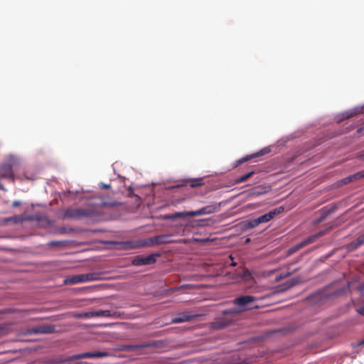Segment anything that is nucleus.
Returning a JSON list of instances; mask_svg holds the SVG:
<instances>
[{
  "mask_svg": "<svg viewBox=\"0 0 364 364\" xmlns=\"http://www.w3.org/2000/svg\"><path fill=\"white\" fill-rule=\"evenodd\" d=\"M256 300V297L250 295L237 297L233 301V304L237 306V307L223 311L222 317L218 318L213 323V326L218 329L226 327L233 321L234 317L236 315L245 311L257 308V306L254 304Z\"/></svg>",
  "mask_w": 364,
  "mask_h": 364,
  "instance_id": "1",
  "label": "nucleus"
},
{
  "mask_svg": "<svg viewBox=\"0 0 364 364\" xmlns=\"http://www.w3.org/2000/svg\"><path fill=\"white\" fill-rule=\"evenodd\" d=\"M220 203H215L203 207L197 210L176 212L174 213L165 214L163 215L164 220H177L186 217H195L203 215L211 214L220 210Z\"/></svg>",
  "mask_w": 364,
  "mask_h": 364,
  "instance_id": "2",
  "label": "nucleus"
},
{
  "mask_svg": "<svg viewBox=\"0 0 364 364\" xmlns=\"http://www.w3.org/2000/svg\"><path fill=\"white\" fill-rule=\"evenodd\" d=\"M96 277L95 276V274L89 273V274H77L73 275L71 277H67L64 280V283L65 284H76L80 283H83L86 282L93 281L95 280Z\"/></svg>",
  "mask_w": 364,
  "mask_h": 364,
  "instance_id": "3",
  "label": "nucleus"
},
{
  "mask_svg": "<svg viewBox=\"0 0 364 364\" xmlns=\"http://www.w3.org/2000/svg\"><path fill=\"white\" fill-rule=\"evenodd\" d=\"M109 355H110V353L107 351L86 352V353L75 354L71 356H69L65 359V360L71 361V360H79V359L103 358V357H108Z\"/></svg>",
  "mask_w": 364,
  "mask_h": 364,
  "instance_id": "4",
  "label": "nucleus"
},
{
  "mask_svg": "<svg viewBox=\"0 0 364 364\" xmlns=\"http://www.w3.org/2000/svg\"><path fill=\"white\" fill-rule=\"evenodd\" d=\"M90 215V211L82 208H69L65 211V218H81L87 217Z\"/></svg>",
  "mask_w": 364,
  "mask_h": 364,
  "instance_id": "5",
  "label": "nucleus"
},
{
  "mask_svg": "<svg viewBox=\"0 0 364 364\" xmlns=\"http://www.w3.org/2000/svg\"><path fill=\"white\" fill-rule=\"evenodd\" d=\"M172 242L170 235H159L145 240L143 242L144 245H151L154 244H167Z\"/></svg>",
  "mask_w": 364,
  "mask_h": 364,
  "instance_id": "6",
  "label": "nucleus"
},
{
  "mask_svg": "<svg viewBox=\"0 0 364 364\" xmlns=\"http://www.w3.org/2000/svg\"><path fill=\"white\" fill-rule=\"evenodd\" d=\"M159 256L158 254H152L148 256L138 255L132 260V264L135 266L152 264L156 262V257Z\"/></svg>",
  "mask_w": 364,
  "mask_h": 364,
  "instance_id": "7",
  "label": "nucleus"
},
{
  "mask_svg": "<svg viewBox=\"0 0 364 364\" xmlns=\"http://www.w3.org/2000/svg\"><path fill=\"white\" fill-rule=\"evenodd\" d=\"M283 210H284V208L282 207H279L277 208L272 210L271 211H269L267 213H265V214L257 218L259 225L261 223H265L269 222L270 220L274 219L276 217V215L281 213Z\"/></svg>",
  "mask_w": 364,
  "mask_h": 364,
  "instance_id": "8",
  "label": "nucleus"
},
{
  "mask_svg": "<svg viewBox=\"0 0 364 364\" xmlns=\"http://www.w3.org/2000/svg\"><path fill=\"white\" fill-rule=\"evenodd\" d=\"M54 331L55 327L53 325H40L28 330L30 334L52 333Z\"/></svg>",
  "mask_w": 364,
  "mask_h": 364,
  "instance_id": "9",
  "label": "nucleus"
},
{
  "mask_svg": "<svg viewBox=\"0 0 364 364\" xmlns=\"http://www.w3.org/2000/svg\"><path fill=\"white\" fill-rule=\"evenodd\" d=\"M324 233H325L324 232L321 231L318 234H316L315 235H313V236L307 238L304 241H303V242H301L294 245V247H292L291 248L289 249V253L291 254V253H294V252H296L297 250H299V249H301L304 246L311 243L314 240L315 238L323 235Z\"/></svg>",
  "mask_w": 364,
  "mask_h": 364,
  "instance_id": "10",
  "label": "nucleus"
},
{
  "mask_svg": "<svg viewBox=\"0 0 364 364\" xmlns=\"http://www.w3.org/2000/svg\"><path fill=\"white\" fill-rule=\"evenodd\" d=\"M197 316L191 314L190 312H183L178 314L176 316L171 319L172 323H180L186 321H189L193 318H196Z\"/></svg>",
  "mask_w": 364,
  "mask_h": 364,
  "instance_id": "11",
  "label": "nucleus"
},
{
  "mask_svg": "<svg viewBox=\"0 0 364 364\" xmlns=\"http://www.w3.org/2000/svg\"><path fill=\"white\" fill-rule=\"evenodd\" d=\"M0 178H9L14 181V172L11 164L0 166Z\"/></svg>",
  "mask_w": 364,
  "mask_h": 364,
  "instance_id": "12",
  "label": "nucleus"
},
{
  "mask_svg": "<svg viewBox=\"0 0 364 364\" xmlns=\"http://www.w3.org/2000/svg\"><path fill=\"white\" fill-rule=\"evenodd\" d=\"M269 191V186H257L247 191V196L250 197L258 196L267 193Z\"/></svg>",
  "mask_w": 364,
  "mask_h": 364,
  "instance_id": "13",
  "label": "nucleus"
},
{
  "mask_svg": "<svg viewBox=\"0 0 364 364\" xmlns=\"http://www.w3.org/2000/svg\"><path fill=\"white\" fill-rule=\"evenodd\" d=\"M112 313L109 310H100L96 311H90L84 314V318H92V317H112Z\"/></svg>",
  "mask_w": 364,
  "mask_h": 364,
  "instance_id": "14",
  "label": "nucleus"
},
{
  "mask_svg": "<svg viewBox=\"0 0 364 364\" xmlns=\"http://www.w3.org/2000/svg\"><path fill=\"white\" fill-rule=\"evenodd\" d=\"M154 346V345L152 343H144L137 345H124L121 347L120 349L126 351H133L138 349H143L145 348L152 347Z\"/></svg>",
  "mask_w": 364,
  "mask_h": 364,
  "instance_id": "15",
  "label": "nucleus"
},
{
  "mask_svg": "<svg viewBox=\"0 0 364 364\" xmlns=\"http://www.w3.org/2000/svg\"><path fill=\"white\" fill-rule=\"evenodd\" d=\"M364 107H357L342 114L341 119H347L363 112Z\"/></svg>",
  "mask_w": 364,
  "mask_h": 364,
  "instance_id": "16",
  "label": "nucleus"
},
{
  "mask_svg": "<svg viewBox=\"0 0 364 364\" xmlns=\"http://www.w3.org/2000/svg\"><path fill=\"white\" fill-rule=\"evenodd\" d=\"M259 225L257 218L250 219L244 221L241 223V228L242 230L246 231L255 228Z\"/></svg>",
  "mask_w": 364,
  "mask_h": 364,
  "instance_id": "17",
  "label": "nucleus"
},
{
  "mask_svg": "<svg viewBox=\"0 0 364 364\" xmlns=\"http://www.w3.org/2000/svg\"><path fill=\"white\" fill-rule=\"evenodd\" d=\"M364 244V233L360 235L356 240L353 241L349 243L347 246V249L348 251H353L357 249L358 247Z\"/></svg>",
  "mask_w": 364,
  "mask_h": 364,
  "instance_id": "18",
  "label": "nucleus"
},
{
  "mask_svg": "<svg viewBox=\"0 0 364 364\" xmlns=\"http://www.w3.org/2000/svg\"><path fill=\"white\" fill-rule=\"evenodd\" d=\"M187 185H189L191 188H196L200 186L203 184V178H192L188 179L186 182Z\"/></svg>",
  "mask_w": 364,
  "mask_h": 364,
  "instance_id": "19",
  "label": "nucleus"
},
{
  "mask_svg": "<svg viewBox=\"0 0 364 364\" xmlns=\"http://www.w3.org/2000/svg\"><path fill=\"white\" fill-rule=\"evenodd\" d=\"M238 275L244 281H250L252 279V274L250 272L245 268L242 269V270L240 272H238Z\"/></svg>",
  "mask_w": 364,
  "mask_h": 364,
  "instance_id": "20",
  "label": "nucleus"
},
{
  "mask_svg": "<svg viewBox=\"0 0 364 364\" xmlns=\"http://www.w3.org/2000/svg\"><path fill=\"white\" fill-rule=\"evenodd\" d=\"M254 174H255V171H254L248 172L247 173H245V174H244V175L237 178L235 179V183L237 184V183H240L245 182L248 178L252 177Z\"/></svg>",
  "mask_w": 364,
  "mask_h": 364,
  "instance_id": "21",
  "label": "nucleus"
},
{
  "mask_svg": "<svg viewBox=\"0 0 364 364\" xmlns=\"http://www.w3.org/2000/svg\"><path fill=\"white\" fill-rule=\"evenodd\" d=\"M263 154V153L262 151L260 152H258L257 154H252L251 156H247L246 157H244V158H242L241 159H240L238 161V163L239 164H241V163H243V162H245V161H247L252 159H254L255 157H257V156H262Z\"/></svg>",
  "mask_w": 364,
  "mask_h": 364,
  "instance_id": "22",
  "label": "nucleus"
},
{
  "mask_svg": "<svg viewBox=\"0 0 364 364\" xmlns=\"http://www.w3.org/2000/svg\"><path fill=\"white\" fill-rule=\"evenodd\" d=\"M352 178H353V181H357V180L364 178V170H362L360 171H358V172L353 174Z\"/></svg>",
  "mask_w": 364,
  "mask_h": 364,
  "instance_id": "23",
  "label": "nucleus"
},
{
  "mask_svg": "<svg viewBox=\"0 0 364 364\" xmlns=\"http://www.w3.org/2000/svg\"><path fill=\"white\" fill-rule=\"evenodd\" d=\"M360 291H362L363 296L364 299V284L360 287ZM357 311L358 314H360L361 315H364V305L358 308Z\"/></svg>",
  "mask_w": 364,
  "mask_h": 364,
  "instance_id": "24",
  "label": "nucleus"
},
{
  "mask_svg": "<svg viewBox=\"0 0 364 364\" xmlns=\"http://www.w3.org/2000/svg\"><path fill=\"white\" fill-rule=\"evenodd\" d=\"M352 181H353V178H352V175L346 177V178H343L341 182L342 183V184H347L348 183H350Z\"/></svg>",
  "mask_w": 364,
  "mask_h": 364,
  "instance_id": "25",
  "label": "nucleus"
},
{
  "mask_svg": "<svg viewBox=\"0 0 364 364\" xmlns=\"http://www.w3.org/2000/svg\"><path fill=\"white\" fill-rule=\"evenodd\" d=\"M323 212H324V214L320 217V218L318 220V223H320V222L323 221V220H325L327 215L331 213V211L329 210H326V208L323 209Z\"/></svg>",
  "mask_w": 364,
  "mask_h": 364,
  "instance_id": "26",
  "label": "nucleus"
},
{
  "mask_svg": "<svg viewBox=\"0 0 364 364\" xmlns=\"http://www.w3.org/2000/svg\"><path fill=\"white\" fill-rule=\"evenodd\" d=\"M297 283H298V281L296 279H291L290 281H288L287 282V288L292 287L294 285H296Z\"/></svg>",
  "mask_w": 364,
  "mask_h": 364,
  "instance_id": "27",
  "label": "nucleus"
},
{
  "mask_svg": "<svg viewBox=\"0 0 364 364\" xmlns=\"http://www.w3.org/2000/svg\"><path fill=\"white\" fill-rule=\"evenodd\" d=\"M99 186L102 189H109L111 188L110 184H107V183H100Z\"/></svg>",
  "mask_w": 364,
  "mask_h": 364,
  "instance_id": "28",
  "label": "nucleus"
},
{
  "mask_svg": "<svg viewBox=\"0 0 364 364\" xmlns=\"http://www.w3.org/2000/svg\"><path fill=\"white\" fill-rule=\"evenodd\" d=\"M21 205V202L18 201V200H14L13 203H12V206L13 207H18Z\"/></svg>",
  "mask_w": 364,
  "mask_h": 364,
  "instance_id": "29",
  "label": "nucleus"
},
{
  "mask_svg": "<svg viewBox=\"0 0 364 364\" xmlns=\"http://www.w3.org/2000/svg\"><path fill=\"white\" fill-rule=\"evenodd\" d=\"M11 220H14V222H18V216H15V217H13V218H10L9 219H7V221H11Z\"/></svg>",
  "mask_w": 364,
  "mask_h": 364,
  "instance_id": "30",
  "label": "nucleus"
},
{
  "mask_svg": "<svg viewBox=\"0 0 364 364\" xmlns=\"http://www.w3.org/2000/svg\"><path fill=\"white\" fill-rule=\"evenodd\" d=\"M358 158L364 161V150L359 154V155L358 156Z\"/></svg>",
  "mask_w": 364,
  "mask_h": 364,
  "instance_id": "31",
  "label": "nucleus"
},
{
  "mask_svg": "<svg viewBox=\"0 0 364 364\" xmlns=\"http://www.w3.org/2000/svg\"><path fill=\"white\" fill-rule=\"evenodd\" d=\"M60 243H61V242H59V241H53V242H51L50 243V245L51 246H56V245H60Z\"/></svg>",
  "mask_w": 364,
  "mask_h": 364,
  "instance_id": "32",
  "label": "nucleus"
},
{
  "mask_svg": "<svg viewBox=\"0 0 364 364\" xmlns=\"http://www.w3.org/2000/svg\"><path fill=\"white\" fill-rule=\"evenodd\" d=\"M359 346H364V338L360 340L358 344Z\"/></svg>",
  "mask_w": 364,
  "mask_h": 364,
  "instance_id": "33",
  "label": "nucleus"
},
{
  "mask_svg": "<svg viewBox=\"0 0 364 364\" xmlns=\"http://www.w3.org/2000/svg\"><path fill=\"white\" fill-rule=\"evenodd\" d=\"M4 328L0 326V336L4 333Z\"/></svg>",
  "mask_w": 364,
  "mask_h": 364,
  "instance_id": "34",
  "label": "nucleus"
},
{
  "mask_svg": "<svg viewBox=\"0 0 364 364\" xmlns=\"http://www.w3.org/2000/svg\"><path fill=\"white\" fill-rule=\"evenodd\" d=\"M250 242V238H247L246 240H245V243H248Z\"/></svg>",
  "mask_w": 364,
  "mask_h": 364,
  "instance_id": "35",
  "label": "nucleus"
},
{
  "mask_svg": "<svg viewBox=\"0 0 364 364\" xmlns=\"http://www.w3.org/2000/svg\"><path fill=\"white\" fill-rule=\"evenodd\" d=\"M77 364H90V363H87V362H81V363H79Z\"/></svg>",
  "mask_w": 364,
  "mask_h": 364,
  "instance_id": "36",
  "label": "nucleus"
},
{
  "mask_svg": "<svg viewBox=\"0 0 364 364\" xmlns=\"http://www.w3.org/2000/svg\"><path fill=\"white\" fill-rule=\"evenodd\" d=\"M231 266H236V262H232L231 263Z\"/></svg>",
  "mask_w": 364,
  "mask_h": 364,
  "instance_id": "37",
  "label": "nucleus"
},
{
  "mask_svg": "<svg viewBox=\"0 0 364 364\" xmlns=\"http://www.w3.org/2000/svg\"><path fill=\"white\" fill-rule=\"evenodd\" d=\"M3 186L2 185H0V189H3Z\"/></svg>",
  "mask_w": 364,
  "mask_h": 364,
  "instance_id": "38",
  "label": "nucleus"
}]
</instances>
